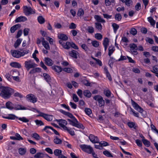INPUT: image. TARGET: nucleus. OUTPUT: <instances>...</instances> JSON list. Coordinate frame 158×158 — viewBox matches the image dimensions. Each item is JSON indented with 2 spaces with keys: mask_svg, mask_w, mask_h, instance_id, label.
<instances>
[{
  "mask_svg": "<svg viewBox=\"0 0 158 158\" xmlns=\"http://www.w3.org/2000/svg\"><path fill=\"white\" fill-rule=\"evenodd\" d=\"M81 82L83 84L87 86H91V83L87 80H82Z\"/></svg>",
  "mask_w": 158,
  "mask_h": 158,
  "instance_id": "obj_37",
  "label": "nucleus"
},
{
  "mask_svg": "<svg viewBox=\"0 0 158 158\" xmlns=\"http://www.w3.org/2000/svg\"><path fill=\"white\" fill-rule=\"evenodd\" d=\"M54 154L55 156L59 157L62 155V151L60 150L56 149L54 151Z\"/></svg>",
  "mask_w": 158,
  "mask_h": 158,
  "instance_id": "obj_32",
  "label": "nucleus"
},
{
  "mask_svg": "<svg viewBox=\"0 0 158 158\" xmlns=\"http://www.w3.org/2000/svg\"><path fill=\"white\" fill-rule=\"evenodd\" d=\"M67 114L66 115L72 119H67L69 123L70 124L73 126L81 128L82 129H84L85 128V127L82 124L79 123L77 119L72 114L69 112H68Z\"/></svg>",
  "mask_w": 158,
  "mask_h": 158,
  "instance_id": "obj_2",
  "label": "nucleus"
},
{
  "mask_svg": "<svg viewBox=\"0 0 158 158\" xmlns=\"http://www.w3.org/2000/svg\"><path fill=\"white\" fill-rule=\"evenodd\" d=\"M95 28L99 31H101L102 29V26L101 23L99 22H97L95 23Z\"/></svg>",
  "mask_w": 158,
  "mask_h": 158,
  "instance_id": "obj_31",
  "label": "nucleus"
},
{
  "mask_svg": "<svg viewBox=\"0 0 158 158\" xmlns=\"http://www.w3.org/2000/svg\"><path fill=\"white\" fill-rule=\"evenodd\" d=\"M153 70H151V72L157 74V73H158V65H156L153 66Z\"/></svg>",
  "mask_w": 158,
  "mask_h": 158,
  "instance_id": "obj_49",
  "label": "nucleus"
},
{
  "mask_svg": "<svg viewBox=\"0 0 158 158\" xmlns=\"http://www.w3.org/2000/svg\"><path fill=\"white\" fill-rule=\"evenodd\" d=\"M103 154L106 156L108 157H113V156L108 151L106 150L103 152Z\"/></svg>",
  "mask_w": 158,
  "mask_h": 158,
  "instance_id": "obj_46",
  "label": "nucleus"
},
{
  "mask_svg": "<svg viewBox=\"0 0 158 158\" xmlns=\"http://www.w3.org/2000/svg\"><path fill=\"white\" fill-rule=\"evenodd\" d=\"M42 44L44 47L47 50H49L50 49V47L48 42L44 40V38H42Z\"/></svg>",
  "mask_w": 158,
  "mask_h": 158,
  "instance_id": "obj_18",
  "label": "nucleus"
},
{
  "mask_svg": "<svg viewBox=\"0 0 158 158\" xmlns=\"http://www.w3.org/2000/svg\"><path fill=\"white\" fill-rule=\"evenodd\" d=\"M32 136L37 140H39L40 138V137L39 135L36 133L33 134L32 135Z\"/></svg>",
  "mask_w": 158,
  "mask_h": 158,
  "instance_id": "obj_55",
  "label": "nucleus"
},
{
  "mask_svg": "<svg viewBox=\"0 0 158 158\" xmlns=\"http://www.w3.org/2000/svg\"><path fill=\"white\" fill-rule=\"evenodd\" d=\"M98 143H100V144L102 147V146H106L109 145V143L106 141H101L100 142H99Z\"/></svg>",
  "mask_w": 158,
  "mask_h": 158,
  "instance_id": "obj_60",
  "label": "nucleus"
},
{
  "mask_svg": "<svg viewBox=\"0 0 158 158\" xmlns=\"http://www.w3.org/2000/svg\"><path fill=\"white\" fill-rule=\"evenodd\" d=\"M79 106L80 107L81 109H83L85 106V102L83 100H80L79 103Z\"/></svg>",
  "mask_w": 158,
  "mask_h": 158,
  "instance_id": "obj_51",
  "label": "nucleus"
},
{
  "mask_svg": "<svg viewBox=\"0 0 158 158\" xmlns=\"http://www.w3.org/2000/svg\"><path fill=\"white\" fill-rule=\"evenodd\" d=\"M26 98L30 102L33 103L37 101V99L36 97L32 94H30L27 95L26 96Z\"/></svg>",
  "mask_w": 158,
  "mask_h": 158,
  "instance_id": "obj_10",
  "label": "nucleus"
},
{
  "mask_svg": "<svg viewBox=\"0 0 158 158\" xmlns=\"http://www.w3.org/2000/svg\"><path fill=\"white\" fill-rule=\"evenodd\" d=\"M37 113L39 114L38 115V116H40L44 118L45 119L48 121H51L53 119V116L52 115H49L48 114H46L40 112V111L34 109Z\"/></svg>",
  "mask_w": 158,
  "mask_h": 158,
  "instance_id": "obj_4",
  "label": "nucleus"
},
{
  "mask_svg": "<svg viewBox=\"0 0 158 158\" xmlns=\"http://www.w3.org/2000/svg\"><path fill=\"white\" fill-rule=\"evenodd\" d=\"M142 141L143 143L145 146L147 147H148L150 146V143L149 141L145 139H142Z\"/></svg>",
  "mask_w": 158,
  "mask_h": 158,
  "instance_id": "obj_42",
  "label": "nucleus"
},
{
  "mask_svg": "<svg viewBox=\"0 0 158 158\" xmlns=\"http://www.w3.org/2000/svg\"><path fill=\"white\" fill-rule=\"evenodd\" d=\"M98 105L99 106L101 107L103 106L105 104L104 101L103 100L102 97V98L98 101Z\"/></svg>",
  "mask_w": 158,
  "mask_h": 158,
  "instance_id": "obj_47",
  "label": "nucleus"
},
{
  "mask_svg": "<svg viewBox=\"0 0 158 158\" xmlns=\"http://www.w3.org/2000/svg\"><path fill=\"white\" fill-rule=\"evenodd\" d=\"M83 94L87 98H90L91 96V94L89 90H86L83 91Z\"/></svg>",
  "mask_w": 158,
  "mask_h": 158,
  "instance_id": "obj_29",
  "label": "nucleus"
},
{
  "mask_svg": "<svg viewBox=\"0 0 158 158\" xmlns=\"http://www.w3.org/2000/svg\"><path fill=\"white\" fill-rule=\"evenodd\" d=\"M37 66V65L32 62L31 60L26 61L24 63V67L27 71H29L30 69L35 68Z\"/></svg>",
  "mask_w": 158,
  "mask_h": 158,
  "instance_id": "obj_5",
  "label": "nucleus"
},
{
  "mask_svg": "<svg viewBox=\"0 0 158 158\" xmlns=\"http://www.w3.org/2000/svg\"><path fill=\"white\" fill-rule=\"evenodd\" d=\"M115 48L113 46L111 45L108 48V55L110 56L115 51Z\"/></svg>",
  "mask_w": 158,
  "mask_h": 158,
  "instance_id": "obj_24",
  "label": "nucleus"
},
{
  "mask_svg": "<svg viewBox=\"0 0 158 158\" xmlns=\"http://www.w3.org/2000/svg\"><path fill=\"white\" fill-rule=\"evenodd\" d=\"M52 69L58 73H60L63 70L62 68L61 67L56 65L52 66Z\"/></svg>",
  "mask_w": 158,
  "mask_h": 158,
  "instance_id": "obj_20",
  "label": "nucleus"
},
{
  "mask_svg": "<svg viewBox=\"0 0 158 158\" xmlns=\"http://www.w3.org/2000/svg\"><path fill=\"white\" fill-rule=\"evenodd\" d=\"M27 151L26 149L25 148H20L18 149V152L21 155H23L25 154Z\"/></svg>",
  "mask_w": 158,
  "mask_h": 158,
  "instance_id": "obj_28",
  "label": "nucleus"
},
{
  "mask_svg": "<svg viewBox=\"0 0 158 158\" xmlns=\"http://www.w3.org/2000/svg\"><path fill=\"white\" fill-rule=\"evenodd\" d=\"M69 55L72 57L77 59V56L79 55V53L76 51L73 50L69 52Z\"/></svg>",
  "mask_w": 158,
  "mask_h": 158,
  "instance_id": "obj_12",
  "label": "nucleus"
},
{
  "mask_svg": "<svg viewBox=\"0 0 158 158\" xmlns=\"http://www.w3.org/2000/svg\"><path fill=\"white\" fill-rule=\"evenodd\" d=\"M70 42H67L65 43H64L62 44L63 47L65 49H68L70 48Z\"/></svg>",
  "mask_w": 158,
  "mask_h": 158,
  "instance_id": "obj_35",
  "label": "nucleus"
},
{
  "mask_svg": "<svg viewBox=\"0 0 158 158\" xmlns=\"http://www.w3.org/2000/svg\"><path fill=\"white\" fill-rule=\"evenodd\" d=\"M148 21L150 23L151 25L152 26L154 27L155 24V21L151 17H149L148 18Z\"/></svg>",
  "mask_w": 158,
  "mask_h": 158,
  "instance_id": "obj_34",
  "label": "nucleus"
},
{
  "mask_svg": "<svg viewBox=\"0 0 158 158\" xmlns=\"http://www.w3.org/2000/svg\"><path fill=\"white\" fill-rule=\"evenodd\" d=\"M16 118L18 119L19 120L22 121L23 123H27L29 122V120L25 117H23L22 118L20 117Z\"/></svg>",
  "mask_w": 158,
  "mask_h": 158,
  "instance_id": "obj_41",
  "label": "nucleus"
},
{
  "mask_svg": "<svg viewBox=\"0 0 158 158\" xmlns=\"http://www.w3.org/2000/svg\"><path fill=\"white\" fill-rule=\"evenodd\" d=\"M112 26L113 28L114 32L115 33L117 29L118 28L119 26L118 25L114 23L112 24Z\"/></svg>",
  "mask_w": 158,
  "mask_h": 158,
  "instance_id": "obj_45",
  "label": "nucleus"
},
{
  "mask_svg": "<svg viewBox=\"0 0 158 158\" xmlns=\"http://www.w3.org/2000/svg\"><path fill=\"white\" fill-rule=\"evenodd\" d=\"M58 38L62 40L66 41L68 40V37L67 36L63 34H61L58 35Z\"/></svg>",
  "mask_w": 158,
  "mask_h": 158,
  "instance_id": "obj_22",
  "label": "nucleus"
},
{
  "mask_svg": "<svg viewBox=\"0 0 158 158\" xmlns=\"http://www.w3.org/2000/svg\"><path fill=\"white\" fill-rule=\"evenodd\" d=\"M56 121L59 123V125L61 127L66 126L67 124V122L65 120L58 119Z\"/></svg>",
  "mask_w": 158,
  "mask_h": 158,
  "instance_id": "obj_17",
  "label": "nucleus"
},
{
  "mask_svg": "<svg viewBox=\"0 0 158 158\" xmlns=\"http://www.w3.org/2000/svg\"><path fill=\"white\" fill-rule=\"evenodd\" d=\"M53 142L55 143L59 144H61L62 143V141L61 139H59L57 136H56L53 140Z\"/></svg>",
  "mask_w": 158,
  "mask_h": 158,
  "instance_id": "obj_30",
  "label": "nucleus"
},
{
  "mask_svg": "<svg viewBox=\"0 0 158 158\" xmlns=\"http://www.w3.org/2000/svg\"><path fill=\"white\" fill-rule=\"evenodd\" d=\"M94 18L98 22L102 23H105L106 22V21L102 18H101L99 15H95L94 16Z\"/></svg>",
  "mask_w": 158,
  "mask_h": 158,
  "instance_id": "obj_21",
  "label": "nucleus"
},
{
  "mask_svg": "<svg viewBox=\"0 0 158 158\" xmlns=\"http://www.w3.org/2000/svg\"><path fill=\"white\" fill-rule=\"evenodd\" d=\"M16 137V140H20L23 139V138L20 135L17 133H16L15 134Z\"/></svg>",
  "mask_w": 158,
  "mask_h": 158,
  "instance_id": "obj_56",
  "label": "nucleus"
},
{
  "mask_svg": "<svg viewBox=\"0 0 158 158\" xmlns=\"http://www.w3.org/2000/svg\"><path fill=\"white\" fill-rule=\"evenodd\" d=\"M91 43L92 45L95 47H98L99 46V42L97 41H93Z\"/></svg>",
  "mask_w": 158,
  "mask_h": 158,
  "instance_id": "obj_54",
  "label": "nucleus"
},
{
  "mask_svg": "<svg viewBox=\"0 0 158 158\" xmlns=\"http://www.w3.org/2000/svg\"><path fill=\"white\" fill-rule=\"evenodd\" d=\"M50 129L52 130L54 132V133L56 135H59V133L58 132L55 130V129H54L53 128L50 126H46L43 129V131H45L47 132L48 133V129Z\"/></svg>",
  "mask_w": 158,
  "mask_h": 158,
  "instance_id": "obj_14",
  "label": "nucleus"
},
{
  "mask_svg": "<svg viewBox=\"0 0 158 158\" xmlns=\"http://www.w3.org/2000/svg\"><path fill=\"white\" fill-rule=\"evenodd\" d=\"M14 96L15 97H18L20 98H22L23 97V96L19 92L15 93L14 94Z\"/></svg>",
  "mask_w": 158,
  "mask_h": 158,
  "instance_id": "obj_62",
  "label": "nucleus"
},
{
  "mask_svg": "<svg viewBox=\"0 0 158 158\" xmlns=\"http://www.w3.org/2000/svg\"><path fill=\"white\" fill-rule=\"evenodd\" d=\"M80 147L83 151L89 154H91L94 151L93 148L90 145L82 144L80 145Z\"/></svg>",
  "mask_w": 158,
  "mask_h": 158,
  "instance_id": "obj_6",
  "label": "nucleus"
},
{
  "mask_svg": "<svg viewBox=\"0 0 158 158\" xmlns=\"http://www.w3.org/2000/svg\"><path fill=\"white\" fill-rule=\"evenodd\" d=\"M40 66L46 71L48 70V68L44 64V63L41 61L40 62Z\"/></svg>",
  "mask_w": 158,
  "mask_h": 158,
  "instance_id": "obj_59",
  "label": "nucleus"
},
{
  "mask_svg": "<svg viewBox=\"0 0 158 158\" xmlns=\"http://www.w3.org/2000/svg\"><path fill=\"white\" fill-rule=\"evenodd\" d=\"M45 80L47 82L49 81L51 79L50 76L48 74L44 73L43 74Z\"/></svg>",
  "mask_w": 158,
  "mask_h": 158,
  "instance_id": "obj_36",
  "label": "nucleus"
},
{
  "mask_svg": "<svg viewBox=\"0 0 158 158\" xmlns=\"http://www.w3.org/2000/svg\"><path fill=\"white\" fill-rule=\"evenodd\" d=\"M104 94L107 97H109L111 95V92L109 90L105 91H104Z\"/></svg>",
  "mask_w": 158,
  "mask_h": 158,
  "instance_id": "obj_61",
  "label": "nucleus"
},
{
  "mask_svg": "<svg viewBox=\"0 0 158 158\" xmlns=\"http://www.w3.org/2000/svg\"><path fill=\"white\" fill-rule=\"evenodd\" d=\"M41 70V69L40 68H32V69L30 71L29 73L30 74H33L36 72H40Z\"/></svg>",
  "mask_w": 158,
  "mask_h": 158,
  "instance_id": "obj_23",
  "label": "nucleus"
},
{
  "mask_svg": "<svg viewBox=\"0 0 158 158\" xmlns=\"http://www.w3.org/2000/svg\"><path fill=\"white\" fill-rule=\"evenodd\" d=\"M27 18L23 16H20L18 17L15 20V23H18L21 22H23L24 21H27Z\"/></svg>",
  "mask_w": 158,
  "mask_h": 158,
  "instance_id": "obj_16",
  "label": "nucleus"
},
{
  "mask_svg": "<svg viewBox=\"0 0 158 158\" xmlns=\"http://www.w3.org/2000/svg\"><path fill=\"white\" fill-rule=\"evenodd\" d=\"M109 41L108 39L107 38H105L103 42V46H108L109 45Z\"/></svg>",
  "mask_w": 158,
  "mask_h": 158,
  "instance_id": "obj_44",
  "label": "nucleus"
},
{
  "mask_svg": "<svg viewBox=\"0 0 158 158\" xmlns=\"http://www.w3.org/2000/svg\"><path fill=\"white\" fill-rule=\"evenodd\" d=\"M10 65L16 68H20L21 67V65L19 63L16 62H13L10 63Z\"/></svg>",
  "mask_w": 158,
  "mask_h": 158,
  "instance_id": "obj_26",
  "label": "nucleus"
},
{
  "mask_svg": "<svg viewBox=\"0 0 158 158\" xmlns=\"http://www.w3.org/2000/svg\"><path fill=\"white\" fill-rule=\"evenodd\" d=\"M115 18L116 20L120 21L122 19V16L120 14H116L115 16Z\"/></svg>",
  "mask_w": 158,
  "mask_h": 158,
  "instance_id": "obj_50",
  "label": "nucleus"
},
{
  "mask_svg": "<svg viewBox=\"0 0 158 158\" xmlns=\"http://www.w3.org/2000/svg\"><path fill=\"white\" fill-rule=\"evenodd\" d=\"M0 96L5 99L10 98L15 92L13 89L3 86H0Z\"/></svg>",
  "mask_w": 158,
  "mask_h": 158,
  "instance_id": "obj_1",
  "label": "nucleus"
},
{
  "mask_svg": "<svg viewBox=\"0 0 158 158\" xmlns=\"http://www.w3.org/2000/svg\"><path fill=\"white\" fill-rule=\"evenodd\" d=\"M14 109L16 110H25L27 109V108L19 104L15 105Z\"/></svg>",
  "mask_w": 158,
  "mask_h": 158,
  "instance_id": "obj_25",
  "label": "nucleus"
},
{
  "mask_svg": "<svg viewBox=\"0 0 158 158\" xmlns=\"http://www.w3.org/2000/svg\"><path fill=\"white\" fill-rule=\"evenodd\" d=\"M20 50L21 51L16 50H11L10 52L12 56L15 58H19L27 54L29 52L28 50H23V49H20Z\"/></svg>",
  "mask_w": 158,
  "mask_h": 158,
  "instance_id": "obj_3",
  "label": "nucleus"
},
{
  "mask_svg": "<svg viewBox=\"0 0 158 158\" xmlns=\"http://www.w3.org/2000/svg\"><path fill=\"white\" fill-rule=\"evenodd\" d=\"M73 101L75 102H78L79 100V99L77 96L76 94H74L73 95Z\"/></svg>",
  "mask_w": 158,
  "mask_h": 158,
  "instance_id": "obj_64",
  "label": "nucleus"
},
{
  "mask_svg": "<svg viewBox=\"0 0 158 158\" xmlns=\"http://www.w3.org/2000/svg\"><path fill=\"white\" fill-rule=\"evenodd\" d=\"M131 104L134 108L139 113H142L143 112V109L138 104L134 102L132 99H131Z\"/></svg>",
  "mask_w": 158,
  "mask_h": 158,
  "instance_id": "obj_9",
  "label": "nucleus"
},
{
  "mask_svg": "<svg viewBox=\"0 0 158 158\" xmlns=\"http://www.w3.org/2000/svg\"><path fill=\"white\" fill-rule=\"evenodd\" d=\"M3 118H4L10 120L15 119L17 117L13 114H9L7 116H2Z\"/></svg>",
  "mask_w": 158,
  "mask_h": 158,
  "instance_id": "obj_27",
  "label": "nucleus"
},
{
  "mask_svg": "<svg viewBox=\"0 0 158 158\" xmlns=\"http://www.w3.org/2000/svg\"><path fill=\"white\" fill-rule=\"evenodd\" d=\"M89 138L90 140L94 143L99 142V141L97 137L93 135L90 134L89 136Z\"/></svg>",
  "mask_w": 158,
  "mask_h": 158,
  "instance_id": "obj_11",
  "label": "nucleus"
},
{
  "mask_svg": "<svg viewBox=\"0 0 158 158\" xmlns=\"http://www.w3.org/2000/svg\"><path fill=\"white\" fill-rule=\"evenodd\" d=\"M20 27L21 25L19 24H18L13 26L10 28V31L11 32L13 33L16 30L20 28Z\"/></svg>",
  "mask_w": 158,
  "mask_h": 158,
  "instance_id": "obj_19",
  "label": "nucleus"
},
{
  "mask_svg": "<svg viewBox=\"0 0 158 158\" xmlns=\"http://www.w3.org/2000/svg\"><path fill=\"white\" fill-rule=\"evenodd\" d=\"M84 14V10L82 9H79L77 12V15L79 16H81L83 15Z\"/></svg>",
  "mask_w": 158,
  "mask_h": 158,
  "instance_id": "obj_57",
  "label": "nucleus"
},
{
  "mask_svg": "<svg viewBox=\"0 0 158 158\" xmlns=\"http://www.w3.org/2000/svg\"><path fill=\"white\" fill-rule=\"evenodd\" d=\"M23 8L24 13L26 15H29L30 14L35 13V11L30 7L25 6H23Z\"/></svg>",
  "mask_w": 158,
  "mask_h": 158,
  "instance_id": "obj_8",
  "label": "nucleus"
},
{
  "mask_svg": "<svg viewBox=\"0 0 158 158\" xmlns=\"http://www.w3.org/2000/svg\"><path fill=\"white\" fill-rule=\"evenodd\" d=\"M94 28L91 26H88L87 27V31L88 32L91 34H92L94 32Z\"/></svg>",
  "mask_w": 158,
  "mask_h": 158,
  "instance_id": "obj_43",
  "label": "nucleus"
},
{
  "mask_svg": "<svg viewBox=\"0 0 158 158\" xmlns=\"http://www.w3.org/2000/svg\"><path fill=\"white\" fill-rule=\"evenodd\" d=\"M85 113L88 115L92 113L91 110L89 108H85Z\"/></svg>",
  "mask_w": 158,
  "mask_h": 158,
  "instance_id": "obj_58",
  "label": "nucleus"
},
{
  "mask_svg": "<svg viewBox=\"0 0 158 158\" xmlns=\"http://www.w3.org/2000/svg\"><path fill=\"white\" fill-rule=\"evenodd\" d=\"M12 103L10 102H8L6 103V107L8 109L11 110L14 109V107L12 106Z\"/></svg>",
  "mask_w": 158,
  "mask_h": 158,
  "instance_id": "obj_38",
  "label": "nucleus"
},
{
  "mask_svg": "<svg viewBox=\"0 0 158 158\" xmlns=\"http://www.w3.org/2000/svg\"><path fill=\"white\" fill-rule=\"evenodd\" d=\"M45 64L48 66H52L53 63V61L50 58L48 57H45L44 58Z\"/></svg>",
  "mask_w": 158,
  "mask_h": 158,
  "instance_id": "obj_13",
  "label": "nucleus"
},
{
  "mask_svg": "<svg viewBox=\"0 0 158 158\" xmlns=\"http://www.w3.org/2000/svg\"><path fill=\"white\" fill-rule=\"evenodd\" d=\"M34 157L35 158H43L44 157V155L42 153L38 152L34 155Z\"/></svg>",
  "mask_w": 158,
  "mask_h": 158,
  "instance_id": "obj_39",
  "label": "nucleus"
},
{
  "mask_svg": "<svg viewBox=\"0 0 158 158\" xmlns=\"http://www.w3.org/2000/svg\"><path fill=\"white\" fill-rule=\"evenodd\" d=\"M62 70L67 73H72L73 71V69L70 68H63Z\"/></svg>",
  "mask_w": 158,
  "mask_h": 158,
  "instance_id": "obj_53",
  "label": "nucleus"
},
{
  "mask_svg": "<svg viewBox=\"0 0 158 158\" xmlns=\"http://www.w3.org/2000/svg\"><path fill=\"white\" fill-rule=\"evenodd\" d=\"M130 33L133 35H135L137 34V31L135 28H132L130 31Z\"/></svg>",
  "mask_w": 158,
  "mask_h": 158,
  "instance_id": "obj_63",
  "label": "nucleus"
},
{
  "mask_svg": "<svg viewBox=\"0 0 158 158\" xmlns=\"http://www.w3.org/2000/svg\"><path fill=\"white\" fill-rule=\"evenodd\" d=\"M104 70L105 73L106 75V77L108 78L110 81H111L112 80V78L110 73L108 70L106 66L104 68Z\"/></svg>",
  "mask_w": 158,
  "mask_h": 158,
  "instance_id": "obj_15",
  "label": "nucleus"
},
{
  "mask_svg": "<svg viewBox=\"0 0 158 158\" xmlns=\"http://www.w3.org/2000/svg\"><path fill=\"white\" fill-rule=\"evenodd\" d=\"M22 41V39H18L16 40V41L15 42V43L14 44V46L15 48H18L20 44L21 41Z\"/></svg>",
  "mask_w": 158,
  "mask_h": 158,
  "instance_id": "obj_33",
  "label": "nucleus"
},
{
  "mask_svg": "<svg viewBox=\"0 0 158 158\" xmlns=\"http://www.w3.org/2000/svg\"><path fill=\"white\" fill-rule=\"evenodd\" d=\"M37 19L38 22L40 24H43L45 22L44 18L41 16L38 17Z\"/></svg>",
  "mask_w": 158,
  "mask_h": 158,
  "instance_id": "obj_40",
  "label": "nucleus"
},
{
  "mask_svg": "<svg viewBox=\"0 0 158 158\" xmlns=\"http://www.w3.org/2000/svg\"><path fill=\"white\" fill-rule=\"evenodd\" d=\"M95 38L98 40H101L102 38V35L100 34L97 33L95 35Z\"/></svg>",
  "mask_w": 158,
  "mask_h": 158,
  "instance_id": "obj_48",
  "label": "nucleus"
},
{
  "mask_svg": "<svg viewBox=\"0 0 158 158\" xmlns=\"http://www.w3.org/2000/svg\"><path fill=\"white\" fill-rule=\"evenodd\" d=\"M129 47L130 48L131 52L134 55H136L138 54V52L137 50H138V47L136 44L132 43L129 45Z\"/></svg>",
  "mask_w": 158,
  "mask_h": 158,
  "instance_id": "obj_7",
  "label": "nucleus"
},
{
  "mask_svg": "<svg viewBox=\"0 0 158 158\" xmlns=\"http://www.w3.org/2000/svg\"><path fill=\"white\" fill-rule=\"evenodd\" d=\"M35 123L36 125L39 126H42L44 125V123L43 122L40 120H36L35 121Z\"/></svg>",
  "mask_w": 158,
  "mask_h": 158,
  "instance_id": "obj_52",
  "label": "nucleus"
}]
</instances>
